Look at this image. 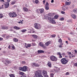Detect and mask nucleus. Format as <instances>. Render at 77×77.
<instances>
[{"label": "nucleus", "mask_w": 77, "mask_h": 77, "mask_svg": "<svg viewBox=\"0 0 77 77\" xmlns=\"http://www.w3.org/2000/svg\"><path fill=\"white\" fill-rule=\"evenodd\" d=\"M58 18V16L57 15H55L54 18H51L50 17H48V20L50 21V23H52L53 24H55V22L54 20V19H57Z\"/></svg>", "instance_id": "1"}, {"label": "nucleus", "mask_w": 77, "mask_h": 77, "mask_svg": "<svg viewBox=\"0 0 77 77\" xmlns=\"http://www.w3.org/2000/svg\"><path fill=\"white\" fill-rule=\"evenodd\" d=\"M8 15L10 17H11V18H14L17 16V14H16L15 12H10L9 13Z\"/></svg>", "instance_id": "2"}, {"label": "nucleus", "mask_w": 77, "mask_h": 77, "mask_svg": "<svg viewBox=\"0 0 77 77\" xmlns=\"http://www.w3.org/2000/svg\"><path fill=\"white\" fill-rule=\"evenodd\" d=\"M41 75H42V72L41 71H38L35 72L33 77H40Z\"/></svg>", "instance_id": "3"}, {"label": "nucleus", "mask_w": 77, "mask_h": 77, "mask_svg": "<svg viewBox=\"0 0 77 77\" xmlns=\"http://www.w3.org/2000/svg\"><path fill=\"white\" fill-rule=\"evenodd\" d=\"M34 27L36 29H39L41 28V25L40 24L35 23L34 24Z\"/></svg>", "instance_id": "4"}, {"label": "nucleus", "mask_w": 77, "mask_h": 77, "mask_svg": "<svg viewBox=\"0 0 77 77\" xmlns=\"http://www.w3.org/2000/svg\"><path fill=\"white\" fill-rule=\"evenodd\" d=\"M36 12L38 14H43L44 12V8L38 9L36 10Z\"/></svg>", "instance_id": "5"}, {"label": "nucleus", "mask_w": 77, "mask_h": 77, "mask_svg": "<svg viewBox=\"0 0 77 77\" xmlns=\"http://www.w3.org/2000/svg\"><path fill=\"white\" fill-rule=\"evenodd\" d=\"M61 62L62 64L65 65L66 64V63H68V60L66 59L65 58H63L61 60Z\"/></svg>", "instance_id": "6"}, {"label": "nucleus", "mask_w": 77, "mask_h": 77, "mask_svg": "<svg viewBox=\"0 0 77 77\" xmlns=\"http://www.w3.org/2000/svg\"><path fill=\"white\" fill-rule=\"evenodd\" d=\"M50 59L52 61H56L57 60V58L54 56H51L50 57Z\"/></svg>", "instance_id": "7"}, {"label": "nucleus", "mask_w": 77, "mask_h": 77, "mask_svg": "<svg viewBox=\"0 0 77 77\" xmlns=\"http://www.w3.org/2000/svg\"><path fill=\"white\" fill-rule=\"evenodd\" d=\"M27 67L24 66L23 67H22V71H24V72H26V71H27Z\"/></svg>", "instance_id": "8"}, {"label": "nucleus", "mask_w": 77, "mask_h": 77, "mask_svg": "<svg viewBox=\"0 0 77 77\" xmlns=\"http://www.w3.org/2000/svg\"><path fill=\"white\" fill-rule=\"evenodd\" d=\"M48 6H49V4H48V2H46V4L45 6V9H46V10H48V9H49V8Z\"/></svg>", "instance_id": "9"}, {"label": "nucleus", "mask_w": 77, "mask_h": 77, "mask_svg": "<svg viewBox=\"0 0 77 77\" xmlns=\"http://www.w3.org/2000/svg\"><path fill=\"white\" fill-rule=\"evenodd\" d=\"M39 45L40 47H43V48H46V47H45V46H44V45L42 44V42H39Z\"/></svg>", "instance_id": "10"}, {"label": "nucleus", "mask_w": 77, "mask_h": 77, "mask_svg": "<svg viewBox=\"0 0 77 77\" xmlns=\"http://www.w3.org/2000/svg\"><path fill=\"white\" fill-rule=\"evenodd\" d=\"M25 47H26V48H28L29 47H31V44H28L27 45V44L26 43H25Z\"/></svg>", "instance_id": "11"}, {"label": "nucleus", "mask_w": 77, "mask_h": 77, "mask_svg": "<svg viewBox=\"0 0 77 77\" xmlns=\"http://www.w3.org/2000/svg\"><path fill=\"white\" fill-rule=\"evenodd\" d=\"M2 29L3 30H7L8 29V27L7 26H2Z\"/></svg>", "instance_id": "12"}, {"label": "nucleus", "mask_w": 77, "mask_h": 77, "mask_svg": "<svg viewBox=\"0 0 77 77\" xmlns=\"http://www.w3.org/2000/svg\"><path fill=\"white\" fill-rule=\"evenodd\" d=\"M9 6V2H6L5 5V8H8Z\"/></svg>", "instance_id": "13"}, {"label": "nucleus", "mask_w": 77, "mask_h": 77, "mask_svg": "<svg viewBox=\"0 0 77 77\" xmlns=\"http://www.w3.org/2000/svg\"><path fill=\"white\" fill-rule=\"evenodd\" d=\"M2 36L3 38H6L7 39L9 38V35H7V34H5L2 35Z\"/></svg>", "instance_id": "14"}, {"label": "nucleus", "mask_w": 77, "mask_h": 77, "mask_svg": "<svg viewBox=\"0 0 77 77\" xmlns=\"http://www.w3.org/2000/svg\"><path fill=\"white\" fill-rule=\"evenodd\" d=\"M32 65L33 66H37V67L39 66V65L36 64L35 63H32Z\"/></svg>", "instance_id": "15"}, {"label": "nucleus", "mask_w": 77, "mask_h": 77, "mask_svg": "<svg viewBox=\"0 0 77 77\" xmlns=\"http://www.w3.org/2000/svg\"><path fill=\"white\" fill-rule=\"evenodd\" d=\"M23 11L24 12H28V9L26 7L24 8H23Z\"/></svg>", "instance_id": "16"}, {"label": "nucleus", "mask_w": 77, "mask_h": 77, "mask_svg": "<svg viewBox=\"0 0 77 77\" xmlns=\"http://www.w3.org/2000/svg\"><path fill=\"white\" fill-rule=\"evenodd\" d=\"M42 73L43 76H44L45 75H47V71L45 70H44Z\"/></svg>", "instance_id": "17"}, {"label": "nucleus", "mask_w": 77, "mask_h": 77, "mask_svg": "<svg viewBox=\"0 0 77 77\" xmlns=\"http://www.w3.org/2000/svg\"><path fill=\"white\" fill-rule=\"evenodd\" d=\"M13 29H15V30H20V29H21L20 28L18 27L17 26H14Z\"/></svg>", "instance_id": "18"}, {"label": "nucleus", "mask_w": 77, "mask_h": 77, "mask_svg": "<svg viewBox=\"0 0 77 77\" xmlns=\"http://www.w3.org/2000/svg\"><path fill=\"white\" fill-rule=\"evenodd\" d=\"M38 53H44V51L42 50H38Z\"/></svg>", "instance_id": "19"}, {"label": "nucleus", "mask_w": 77, "mask_h": 77, "mask_svg": "<svg viewBox=\"0 0 77 77\" xmlns=\"http://www.w3.org/2000/svg\"><path fill=\"white\" fill-rule=\"evenodd\" d=\"M71 16L73 18H74V19H75V18H76L75 15L74 14H72Z\"/></svg>", "instance_id": "20"}, {"label": "nucleus", "mask_w": 77, "mask_h": 77, "mask_svg": "<svg viewBox=\"0 0 77 77\" xmlns=\"http://www.w3.org/2000/svg\"><path fill=\"white\" fill-rule=\"evenodd\" d=\"M71 4V2H66L65 3V5H69Z\"/></svg>", "instance_id": "21"}, {"label": "nucleus", "mask_w": 77, "mask_h": 77, "mask_svg": "<svg viewBox=\"0 0 77 77\" xmlns=\"http://www.w3.org/2000/svg\"><path fill=\"white\" fill-rule=\"evenodd\" d=\"M13 41H14V42H18V39L16 38H14L13 39Z\"/></svg>", "instance_id": "22"}, {"label": "nucleus", "mask_w": 77, "mask_h": 77, "mask_svg": "<svg viewBox=\"0 0 77 77\" xmlns=\"http://www.w3.org/2000/svg\"><path fill=\"white\" fill-rule=\"evenodd\" d=\"M19 75H22V76H23V75H24V72H19Z\"/></svg>", "instance_id": "23"}, {"label": "nucleus", "mask_w": 77, "mask_h": 77, "mask_svg": "<svg viewBox=\"0 0 77 77\" xmlns=\"http://www.w3.org/2000/svg\"><path fill=\"white\" fill-rule=\"evenodd\" d=\"M48 15L49 16H51V15H54V13H50L48 14Z\"/></svg>", "instance_id": "24"}, {"label": "nucleus", "mask_w": 77, "mask_h": 77, "mask_svg": "<svg viewBox=\"0 0 77 77\" xmlns=\"http://www.w3.org/2000/svg\"><path fill=\"white\" fill-rule=\"evenodd\" d=\"M50 44V42L48 41V42H46L45 44L46 46H48L49 44Z\"/></svg>", "instance_id": "25"}, {"label": "nucleus", "mask_w": 77, "mask_h": 77, "mask_svg": "<svg viewBox=\"0 0 77 77\" xmlns=\"http://www.w3.org/2000/svg\"><path fill=\"white\" fill-rule=\"evenodd\" d=\"M73 12L75 14H77V8L74 9L73 10Z\"/></svg>", "instance_id": "26"}, {"label": "nucleus", "mask_w": 77, "mask_h": 77, "mask_svg": "<svg viewBox=\"0 0 77 77\" xmlns=\"http://www.w3.org/2000/svg\"><path fill=\"white\" fill-rule=\"evenodd\" d=\"M17 3V1H12L11 3V5H14V4H15V3Z\"/></svg>", "instance_id": "27"}, {"label": "nucleus", "mask_w": 77, "mask_h": 77, "mask_svg": "<svg viewBox=\"0 0 77 77\" xmlns=\"http://www.w3.org/2000/svg\"><path fill=\"white\" fill-rule=\"evenodd\" d=\"M3 17H4L3 14H0V19L3 18Z\"/></svg>", "instance_id": "28"}, {"label": "nucleus", "mask_w": 77, "mask_h": 77, "mask_svg": "<svg viewBox=\"0 0 77 77\" xmlns=\"http://www.w3.org/2000/svg\"><path fill=\"white\" fill-rule=\"evenodd\" d=\"M48 65L49 67H51V63H48Z\"/></svg>", "instance_id": "29"}, {"label": "nucleus", "mask_w": 77, "mask_h": 77, "mask_svg": "<svg viewBox=\"0 0 77 77\" xmlns=\"http://www.w3.org/2000/svg\"><path fill=\"white\" fill-rule=\"evenodd\" d=\"M9 75L10 77H13L15 75H14V74H11Z\"/></svg>", "instance_id": "30"}, {"label": "nucleus", "mask_w": 77, "mask_h": 77, "mask_svg": "<svg viewBox=\"0 0 77 77\" xmlns=\"http://www.w3.org/2000/svg\"><path fill=\"white\" fill-rule=\"evenodd\" d=\"M19 70L20 71H23V67H19Z\"/></svg>", "instance_id": "31"}, {"label": "nucleus", "mask_w": 77, "mask_h": 77, "mask_svg": "<svg viewBox=\"0 0 77 77\" xmlns=\"http://www.w3.org/2000/svg\"><path fill=\"white\" fill-rule=\"evenodd\" d=\"M56 34H53V35H51V36L52 38H55V37H56Z\"/></svg>", "instance_id": "32"}, {"label": "nucleus", "mask_w": 77, "mask_h": 77, "mask_svg": "<svg viewBox=\"0 0 77 77\" xmlns=\"http://www.w3.org/2000/svg\"><path fill=\"white\" fill-rule=\"evenodd\" d=\"M32 36H33L35 39H36L38 37V36L36 35H32Z\"/></svg>", "instance_id": "33"}, {"label": "nucleus", "mask_w": 77, "mask_h": 77, "mask_svg": "<svg viewBox=\"0 0 77 77\" xmlns=\"http://www.w3.org/2000/svg\"><path fill=\"white\" fill-rule=\"evenodd\" d=\"M27 30L26 29H23L21 30V32H22L23 33H24V32H25Z\"/></svg>", "instance_id": "34"}, {"label": "nucleus", "mask_w": 77, "mask_h": 77, "mask_svg": "<svg viewBox=\"0 0 77 77\" xmlns=\"http://www.w3.org/2000/svg\"><path fill=\"white\" fill-rule=\"evenodd\" d=\"M58 42H62V40L61 38H60L58 41Z\"/></svg>", "instance_id": "35"}, {"label": "nucleus", "mask_w": 77, "mask_h": 77, "mask_svg": "<svg viewBox=\"0 0 77 77\" xmlns=\"http://www.w3.org/2000/svg\"><path fill=\"white\" fill-rule=\"evenodd\" d=\"M50 77H54V74L53 73L51 74Z\"/></svg>", "instance_id": "36"}, {"label": "nucleus", "mask_w": 77, "mask_h": 77, "mask_svg": "<svg viewBox=\"0 0 77 77\" xmlns=\"http://www.w3.org/2000/svg\"><path fill=\"white\" fill-rule=\"evenodd\" d=\"M6 63H8V64H9L11 63V61L9 60H7L6 61Z\"/></svg>", "instance_id": "37"}, {"label": "nucleus", "mask_w": 77, "mask_h": 77, "mask_svg": "<svg viewBox=\"0 0 77 77\" xmlns=\"http://www.w3.org/2000/svg\"><path fill=\"white\" fill-rule=\"evenodd\" d=\"M3 9V5H2L0 7V9Z\"/></svg>", "instance_id": "38"}, {"label": "nucleus", "mask_w": 77, "mask_h": 77, "mask_svg": "<svg viewBox=\"0 0 77 77\" xmlns=\"http://www.w3.org/2000/svg\"><path fill=\"white\" fill-rule=\"evenodd\" d=\"M30 32L32 33H35V31H34L33 30H31Z\"/></svg>", "instance_id": "39"}, {"label": "nucleus", "mask_w": 77, "mask_h": 77, "mask_svg": "<svg viewBox=\"0 0 77 77\" xmlns=\"http://www.w3.org/2000/svg\"><path fill=\"white\" fill-rule=\"evenodd\" d=\"M5 61H6V60H5V59L4 58H2V62L4 63Z\"/></svg>", "instance_id": "40"}, {"label": "nucleus", "mask_w": 77, "mask_h": 77, "mask_svg": "<svg viewBox=\"0 0 77 77\" xmlns=\"http://www.w3.org/2000/svg\"><path fill=\"white\" fill-rule=\"evenodd\" d=\"M38 2H39V1H38V0H35V3H36V4H38Z\"/></svg>", "instance_id": "41"}, {"label": "nucleus", "mask_w": 77, "mask_h": 77, "mask_svg": "<svg viewBox=\"0 0 77 77\" xmlns=\"http://www.w3.org/2000/svg\"><path fill=\"white\" fill-rule=\"evenodd\" d=\"M74 66H77V63H76L74 64Z\"/></svg>", "instance_id": "42"}, {"label": "nucleus", "mask_w": 77, "mask_h": 77, "mask_svg": "<svg viewBox=\"0 0 77 77\" xmlns=\"http://www.w3.org/2000/svg\"><path fill=\"white\" fill-rule=\"evenodd\" d=\"M32 44L33 46H35V45H36V44H35V43H32Z\"/></svg>", "instance_id": "43"}, {"label": "nucleus", "mask_w": 77, "mask_h": 77, "mask_svg": "<svg viewBox=\"0 0 77 77\" xmlns=\"http://www.w3.org/2000/svg\"><path fill=\"white\" fill-rule=\"evenodd\" d=\"M12 48H13V50H15V46L14 45H13V46H12Z\"/></svg>", "instance_id": "44"}, {"label": "nucleus", "mask_w": 77, "mask_h": 77, "mask_svg": "<svg viewBox=\"0 0 77 77\" xmlns=\"http://www.w3.org/2000/svg\"><path fill=\"white\" fill-rule=\"evenodd\" d=\"M66 75H69V72H66L65 74Z\"/></svg>", "instance_id": "45"}, {"label": "nucleus", "mask_w": 77, "mask_h": 77, "mask_svg": "<svg viewBox=\"0 0 77 77\" xmlns=\"http://www.w3.org/2000/svg\"><path fill=\"white\" fill-rule=\"evenodd\" d=\"M59 58H62V54H61L60 55H59Z\"/></svg>", "instance_id": "46"}, {"label": "nucleus", "mask_w": 77, "mask_h": 77, "mask_svg": "<svg viewBox=\"0 0 77 77\" xmlns=\"http://www.w3.org/2000/svg\"><path fill=\"white\" fill-rule=\"evenodd\" d=\"M57 55H59V56L60 55V54H61L60 53V52H58L57 53Z\"/></svg>", "instance_id": "47"}, {"label": "nucleus", "mask_w": 77, "mask_h": 77, "mask_svg": "<svg viewBox=\"0 0 77 77\" xmlns=\"http://www.w3.org/2000/svg\"><path fill=\"white\" fill-rule=\"evenodd\" d=\"M60 20H61V21H63V20H64V19L62 17L60 19Z\"/></svg>", "instance_id": "48"}, {"label": "nucleus", "mask_w": 77, "mask_h": 77, "mask_svg": "<svg viewBox=\"0 0 77 77\" xmlns=\"http://www.w3.org/2000/svg\"><path fill=\"white\" fill-rule=\"evenodd\" d=\"M62 54L63 56H65L66 55V54L65 53H62Z\"/></svg>", "instance_id": "49"}, {"label": "nucleus", "mask_w": 77, "mask_h": 77, "mask_svg": "<svg viewBox=\"0 0 77 77\" xmlns=\"http://www.w3.org/2000/svg\"><path fill=\"white\" fill-rule=\"evenodd\" d=\"M65 12L62 11H61V13L62 14H65Z\"/></svg>", "instance_id": "50"}, {"label": "nucleus", "mask_w": 77, "mask_h": 77, "mask_svg": "<svg viewBox=\"0 0 77 77\" xmlns=\"http://www.w3.org/2000/svg\"><path fill=\"white\" fill-rule=\"evenodd\" d=\"M22 62L23 64H26V62H25V61H22Z\"/></svg>", "instance_id": "51"}, {"label": "nucleus", "mask_w": 77, "mask_h": 77, "mask_svg": "<svg viewBox=\"0 0 77 77\" xmlns=\"http://www.w3.org/2000/svg\"><path fill=\"white\" fill-rule=\"evenodd\" d=\"M9 31H14L13 29H10L9 30Z\"/></svg>", "instance_id": "52"}, {"label": "nucleus", "mask_w": 77, "mask_h": 77, "mask_svg": "<svg viewBox=\"0 0 77 77\" xmlns=\"http://www.w3.org/2000/svg\"><path fill=\"white\" fill-rule=\"evenodd\" d=\"M44 77H48V75H47V74L46 75H45L44 76Z\"/></svg>", "instance_id": "53"}, {"label": "nucleus", "mask_w": 77, "mask_h": 77, "mask_svg": "<svg viewBox=\"0 0 77 77\" xmlns=\"http://www.w3.org/2000/svg\"><path fill=\"white\" fill-rule=\"evenodd\" d=\"M68 39L69 40V41H71V38L69 37H68Z\"/></svg>", "instance_id": "54"}, {"label": "nucleus", "mask_w": 77, "mask_h": 77, "mask_svg": "<svg viewBox=\"0 0 77 77\" xmlns=\"http://www.w3.org/2000/svg\"><path fill=\"white\" fill-rule=\"evenodd\" d=\"M20 77H26V75H23L21 76Z\"/></svg>", "instance_id": "55"}, {"label": "nucleus", "mask_w": 77, "mask_h": 77, "mask_svg": "<svg viewBox=\"0 0 77 77\" xmlns=\"http://www.w3.org/2000/svg\"><path fill=\"white\" fill-rule=\"evenodd\" d=\"M59 47L60 48H62V45H59Z\"/></svg>", "instance_id": "56"}, {"label": "nucleus", "mask_w": 77, "mask_h": 77, "mask_svg": "<svg viewBox=\"0 0 77 77\" xmlns=\"http://www.w3.org/2000/svg\"><path fill=\"white\" fill-rule=\"evenodd\" d=\"M0 41H3V38H0Z\"/></svg>", "instance_id": "57"}, {"label": "nucleus", "mask_w": 77, "mask_h": 77, "mask_svg": "<svg viewBox=\"0 0 77 77\" xmlns=\"http://www.w3.org/2000/svg\"><path fill=\"white\" fill-rule=\"evenodd\" d=\"M7 1V2L8 3H9V2H10L11 0H6Z\"/></svg>", "instance_id": "58"}, {"label": "nucleus", "mask_w": 77, "mask_h": 77, "mask_svg": "<svg viewBox=\"0 0 77 77\" xmlns=\"http://www.w3.org/2000/svg\"><path fill=\"white\" fill-rule=\"evenodd\" d=\"M22 21H23V20H22V21H21V20H20V23L21 24H23V23L22 22Z\"/></svg>", "instance_id": "59"}, {"label": "nucleus", "mask_w": 77, "mask_h": 77, "mask_svg": "<svg viewBox=\"0 0 77 77\" xmlns=\"http://www.w3.org/2000/svg\"><path fill=\"white\" fill-rule=\"evenodd\" d=\"M62 10L63 11H66V9H65V8H63V9H62Z\"/></svg>", "instance_id": "60"}, {"label": "nucleus", "mask_w": 77, "mask_h": 77, "mask_svg": "<svg viewBox=\"0 0 77 77\" xmlns=\"http://www.w3.org/2000/svg\"><path fill=\"white\" fill-rule=\"evenodd\" d=\"M45 1L44 0L43 1V4H45Z\"/></svg>", "instance_id": "61"}, {"label": "nucleus", "mask_w": 77, "mask_h": 77, "mask_svg": "<svg viewBox=\"0 0 77 77\" xmlns=\"http://www.w3.org/2000/svg\"><path fill=\"white\" fill-rule=\"evenodd\" d=\"M74 7H75V5H72V8H74Z\"/></svg>", "instance_id": "62"}, {"label": "nucleus", "mask_w": 77, "mask_h": 77, "mask_svg": "<svg viewBox=\"0 0 77 77\" xmlns=\"http://www.w3.org/2000/svg\"><path fill=\"white\" fill-rule=\"evenodd\" d=\"M8 48H9V49L11 48V46L10 45H9L8 46Z\"/></svg>", "instance_id": "63"}, {"label": "nucleus", "mask_w": 77, "mask_h": 77, "mask_svg": "<svg viewBox=\"0 0 77 77\" xmlns=\"http://www.w3.org/2000/svg\"><path fill=\"white\" fill-rule=\"evenodd\" d=\"M51 2V3H53V2H54V0H52Z\"/></svg>", "instance_id": "64"}]
</instances>
